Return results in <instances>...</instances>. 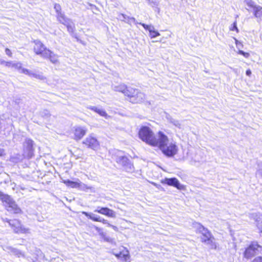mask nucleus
<instances>
[{
  "label": "nucleus",
  "mask_w": 262,
  "mask_h": 262,
  "mask_svg": "<svg viewBox=\"0 0 262 262\" xmlns=\"http://www.w3.org/2000/svg\"><path fill=\"white\" fill-rule=\"evenodd\" d=\"M120 91L132 103H140L144 101L145 95L140 90L131 86L123 85Z\"/></svg>",
  "instance_id": "f257e3e1"
},
{
  "label": "nucleus",
  "mask_w": 262,
  "mask_h": 262,
  "mask_svg": "<svg viewBox=\"0 0 262 262\" xmlns=\"http://www.w3.org/2000/svg\"><path fill=\"white\" fill-rule=\"evenodd\" d=\"M157 136L160 138L157 146L162 152L168 157L175 155L177 151L176 146L174 143L169 142L167 136L162 131H159Z\"/></svg>",
  "instance_id": "f03ea898"
},
{
  "label": "nucleus",
  "mask_w": 262,
  "mask_h": 262,
  "mask_svg": "<svg viewBox=\"0 0 262 262\" xmlns=\"http://www.w3.org/2000/svg\"><path fill=\"white\" fill-rule=\"evenodd\" d=\"M138 137L146 144L154 147L159 143L160 138H157L152 129L146 126H142L138 131Z\"/></svg>",
  "instance_id": "7ed1b4c3"
},
{
  "label": "nucleus",
  "mask_w": 262,
  "mask_h": 262,
  "mask_svg": "<svg viewBox=\"0 0 262 262\" xmlns=\"http://www.w3.org/2000/svg\"><path fill=\"white\" fill-rule=\"evenodd\" d=\"M262 249V246L257 242H251L244 249L243 252V257L247 259H251L257 255L259 249Z\"/></svg>",
  "instance_id": "20e7f679"
},
{
  "label": "nucleus",
  "mask_w": 262,
  "mask_h": 262,
  "mask_svg": "<svg viewBox=\"0 0 262 262\" xmlns=\"http://www.w3.org/2000/svg\"><path fill=\"white\" fill-rule=\"evenodd\" d=\"M4 221L9 224L15 233L26 234L29 232V229L26 228L18 219H6Z\"/></svg>",
  "instance_id": "39448f33"
},
{
  "label": "nucleus",
  "mask_w": 262,
  "mask_h": 262,
  "mask_svg": "<svg viewBox=\"0 0 262 262\" xmlns=\"http://www.w3.org/2000/svg\"><path fill=\"white\" fill-rule=\"evenodd\" d=\"M113 254L120 262H130V255L128 249L123 246H119L114 250Z\"/></svg>",
  "instance_id": "423d86ee"
},
{
  "label": "nucleus",
  "mask_w": 262,
  "mask_h": 262,
  "mask_svg": "<svg viewBox=\"0 0 262 262\" xmlns=\"http://www.w3.org/2000/svg\"><path fill=\"white\" fill-rule=\"evenodd\" d=\"M33 42L34 43L33 48L34 52L35 54L40 55L42 57L48 49L39 40H34Z\"/></svg>",
  "instance_id": "0eeeda50"
},
{
  "label": "nucleus",
  "mask_w": 262,
  "mask_h": 262,
  "mask_svg": "<svg viewBox=\"0 0 262 262\" xmlns=\"http://www.w3.org/2000/svg\"><path fill=\"white\" fill-rule=\"evenodd\" d=\"M83 213L90 220L93 222H100L103 224L106 225L108 227H112L115 230H117V227L115 226L111 225L107 220L102 218L99 216H96L93 214H90L86 212H83Z\"/></svg>",
  "instance_id": "6e6552de"
},
{
  "label": "nucleus",
  "mask_w": 262,
  "mask_h": 262,
  "mask_svg": "<svg viewBox=\"0 0 262 262\" xmlns=\"http://www.w3.org/2000/svg\"><path fill=\"white\" fill-rule=\"evenodd\" d=\"M33 145L34 142L32 140L30 139L26 140L23 151L28 158H31L34 156Z\"/></svg>",
  "instance_id": "1a4fd4ad"
},
{
  "label": "nucleus",
  "mask_w": 262,
  "mask_h": 262,
  "mask_svg": "<svg viewBox=\"0 0 262 262\" xmlns=\"http://www.w3.org/2000/svg\"><path fill=\"white\" fill-rule=\"evenodd\" d=\"M82 143L88 148L93 150H95L99 146V142L97 139L92 136H89L86 138Z\"/></svg>",
  "instance_id": "9d476101"
},
{
  "label": "nucleus",
  "mask_w": 262,
  "mask_h": 262,
  "mask_svg": "<svg viewBox=\"0 0 262 262\" xmlns=\"http://www.w3.org/2000/svg\"><path fill=\"white\" fill-rule=\"evenodd\" d=\"M87 132L86 129L81 126H76L72 130L73 134V139L75 141L80 140L86 135Z\"/></svg>",
  "instance_id": "9b49d317"
},
{
  "label": "nucleus",
  "mask_w": 262,
  "mask_h": 262,
  "mask_svg": "<svg viewBox=\"0 0 262 262\" xmlns=\"http://www.w3.org/2000/svg\"><path fill=\"white\" fill-rule=\"evenodd\" d=\"M95 212L104 215L107 217L115 218L116 213L114 210L107 207H100L95 210Z\"/></svg>",
  "instance_id": "f8f14e48"
},
{
  "label": "nucleus",
  "mask_w": 262,
  "mask_h": 262,
  "mask_svg": "<svg viewBox=\"0 0 262 262\" xmlns=\"http://www.w3.org/2000/svg\"><path fill=\"white\" fill-rule=\"evenodd\" d=\"M200 232L202 234L201 241L203 243H207V241L210 239L213 236L210 231L202 226L200 228Z\"/></svg>",
  "instance_id": "ddd939ff"
},
{
  "label": "nucleus",
  "mask_w": 262,
  "mask_h": 262,
  "mask_svg": "<svg viewBox=\"0 0 262 262\" xmlns=\"http://www.w3.org/2000/svg\"><path fill=\"white\" fill-rule=\"evenodd\" d=\"M5 209L8 211H10L13 214H21L22 213L21 209L14 200L12 201L11 203L7 205V206L5 207Z\"/></svg>",
  "instance_id": "4468645a"
},
{
  "label": "nucleus",
  "mask_w": 262,
  "mask_h": 262,
  "mask_svg": "<svg viewBox=\"0 0 262 262\" xmlns=\"http://www.w3.org/2000/svg\"><path fill=\"white\" fill-rule=\"evenodd\" d=\"M161 183L163 185H167L170 186L174 187L179 189V182L177 179L175 178H165L161 180Z\"/></svg>",
  "instance_id": "2eb2a0df"
},
{
  "label": "nucleus",
  "mask_w": 262,
  "mask_h": 262,
  "mask_svg": "<svg viewBox=\"0 0 262 262\" xmlns=\"http://www.w3.org/2000/svg\"><path fill=\"white\" fill-rule=\"evenodd\" d=\"M42 57L46 59H48L53 63H56L58 62L57 55L49 49L47 50Z\"/></svg>",
  "instance_id": "dca6fc26"
},
{
  "label": "nucleus",
  "mask_w": 262,
  "mask_h": 262,
  "mask_svg": "<svg viewBox=\"0 0 262 262\" xmlns=\"http://www.w3.org/2000/svg\"><path fill=\"white\" fill-rule=\"evenodd\" d=\"M0 200L5 208L14 200L11 197L10 195H8V194H6L2 191H0Z\"/></svg>",
  "instance_id": "f3484780"
},
{
  "label": "nucleus",
  "mask_w": 262,
  "mask_h": 262,
  "mask_svg": "<svg viewBox=\"0 0 262 262\" xmlns=\"http://www.w3.org/2000/svg\"><path fill=\"white\" fill-rule=\"evenodd\" d=\"M57 19L60 23L64 25V26L70 21V20L61 12H59L57 15Z\"/></svg>",
  "instance_id": "a211bd4d"
},
{
  "label": "nucleus",
  "mask_w": 262,
  "mask_h": 262,
  "mask_svg": "<svg viewBox=\"0 0 262 262\" xmlns=\"http://www.w3.org/2000/svg\"><path fill=\"white\" fill-rule=\"evenodd\" d=\"M94 228L98 232V233L101 239L106 241H108L109 240L108 237L106 236V234L103 232L102 228L96 226H94Z\"/></svg>",
  "instance_id": "6ab92c4d"
},
{
  "label": "nucleus",
  "mask_w": 262,
  "mask_h": 262,
  "mask_svg": "<svg viewBox=\"0 0 262 262\" xmlns=\"http://www.w3.org/2000/svg\"><path fill=\"white\" fill-rule=\"evenodd\" d=\"M205 244L207 245L209 249L210 250H216L217 248V244L215 242V239L214 236L212 238H211L210 239L207 241V243H204Z\"/></svg>",
  "instance_id": "aec40b11"
},
{
  "label": "nucleus",
  "mask_w": 262,
  "mask_h": 262,
  "mask_svg": "<svg viewBox=\"0 0 262 262\" xmlns=\"http://www.w3.org/2000/svg\"><path fill=\"white\" fill-rule=\"evenodd\" d=\"M63 183L68 187H70L73 188L79 187L80 186V184L79 183L77 182L72 181L69 180H64Z\"/></svg>",
  "instance_id": "412c9836"
},
{
  "label": "nucleus",
  "mask_w": 262,
  "mask_h": 262,
  "mask_svg": "<svg viewBox=\"0 0 262 262\" xmlns=\"http://www.w3.org/2000/svg\"><path fill=\"white\" fill-rule=\"evenodd\" d=\"M253 15L256 18H260L262 16V7L257 6L253 10Z\"/></svg>",
  "instance_id": "4be33fe9"
},
{
  "label": "nucleus",
  "mask_w": 262,
  "mask_h": 262,
  "mask_svg": "<svg viewBox=\"0 0 262 262\" xmlns=\"http://www.w3.org/2000/svg\"><path fill=\"white\" fill-rule=\"evenodd\" d=\"M91 110L92 111H93V112L97 113L98 114H99L101 116H103V117H106L107 116V114H106V112L104 110L100 109V108H97L96 107H95V106H93V107H91Z\"/></svg>",
  "instance_id": "5701e85b"
},
{
  "label": "nucleus",
  "mask_w": 262,
  "mask_h": 262,
  "mask_svg": "<svg viewBox=\"0 0 262 262\" xmlns=\"http://www.w3.org/2000/svg\"><path fill=\"white\" fill-rule=\"evenodd\" d=\"M149 36L151 38H155L160 35V33L154 29H151V28L149 30Z\"/></svg>",
  "instance_id": "b1692460"
},
{
  "label": "nucleus",
  "mask_w": 262,
  "mask_h": 262,
  "mask_svg": "<svg viewBox=\"0 0 262 262\" xmlns=\"http://www.w3.org/2000/svg\"><path fill=\"white\" fill-rule=\"evenodd\" d=\"M245 3L248 7L253 10L257 6L252 0H247L245 1Z\"/></svg>",
  "instance_id": "393cba45"
},
{
  "label": "nucleus",
  "mask_w": 262,
  "mask_h": 262,
  "mask_svg": "<svg viewBox=\"0 0 262 262\" xmlns=\"http://www.w3.org/2000/svg\"><path fill=\"white\" fill-rule=\"evenodd\" d=\"M65 26L67 27V30L70 33L74 32L75 27L74 25L71 23V21Z\"/></svg>",
  "instance_id": "a878e982"
},
{
  "label": "nucleus",
  "mask_w": 262,
  "mask_h": 262,
  "mask_svg": "<svg viewBox=\"0 0 262 262\" xmlns=\"http://www.w3.org/2000/svg\"><path fill=\"white\" fill-rule=\"evenodd\" d=\"M238 54L242 55L245 58H248L250 56V54L248 52H245L242 50H238L237 51Z\"/></svg>",
  "instance_id": "bb28decb"
},
{
  "label": "nucleus",
  "mask_w": 262,
  "mask_h": 262,
  "mask_svg": "<svg viewBox=\"0 0 262 262\" xmlns=\"http://www.w3.org/2000/svg\"><path fill=\"white\" fill-rule=\"evenodd\" d=\"M250 262H262V256H256L254 257Z\"/></svg>",
  "instance_id": "cd10ccee"
},
{
  "label": "nucleus",
  "mask_w": 262,
  "mask_h": 262,
  "mask_svg": "<svg viewBox=\"0 0 262 262\" xmlns=\"http://www.w3.org/2000/svg\"><path fill=\"white\" fill-rule=\"evenodd\" d=\"M230 30L231 31H235L236 32H238V28L237 27L236 23V22H234L232 26L230 29Z\"/></svg>",
  "instance_id": "c85d7f7f"
},
{
  "label": "nucleus",
  "mask_w": 262,
  "mask_h": 262,
  "mask_svg": "<svg viewBox=\"0 0 262 262\" xmlns=\"http://www.w3.org/2000/svg\"><path fill=\"white\" fill-rule=\"evenodd\" d=\"M5 53L9 57H11L12 56V53L9 48H6L5 49Z\"/></svg>",
  "instance_id": "c756f323"
},
{
  "label": "nucleus",
  "mask_w": 262,
  "mask_h": 262,
  "mask_svg": "<svg viewBox=\"0 0 262 262\" xmlns=\"http://www.w3.org/2000/svg\"><path fill=\"white\" fill-rule=\"evenodd\" d=\"M32 75L36 78H38V79H41V80H43L45 79V78L41 76V75H37V74H32Z\"/></svg>",
  "instance_id": "7c9ffc66"
},
{
  "label": "nucleus",
  "mask_w": 262,
  "mask_h": 262,
  "mask_svg": "<svg viewBox=\"0 0 262 262\" xmlns=\"http://www.w3.org/2000/svg\"><path fill=\"white\" fill-rule=\"evenodd\" d=\"M140 24L146 30L149 31V30L151 28L150 26H148V25H146L145 24Z\"/></svg>",
  "instance_id": "2f4dec72"
},
{
  "label": "nucleus",
  "mask_w": 262,
  "mask_h": 262,
  "mask_svg": "<svg viewBox=\"0 0 262 262\" xmlns=\"http://www.w3.org/2000/svg\"><path fill=\"white\" fill-rule=\"evenodd\" d=\"M55 8L56 9V11L58 14L59 12H61V7L59 4H56L55 5Z\"/></svg>",
  "instance_id": "473e14b6"
},
{
  "label": "nucleus",
  "mask_w": 262,
  "mask_h": 262,
  "mask_svg": "<svg viewBox=\"0 0 262 262\" xmlns=\"http://www.w3.org/2000/svg\"><path fill=\"white\" fill-rule=\"evenodd\" d=\"M23 72L24 73H25L26 74H28L29 75H32V74L30 73V71L27 69H23Z\"/></svg>",
  "instance_id": "72a5a7b5"
},
{
  "label": "nucleus",
  "mask_w": 262,
  "mask_h": 262,
  "mask_svg": "<svg viewBox=\"0 0 262 262\" xmlns=\"http://www.w3.org/2000/svg\"><path fill=\"white\" fill-rule=\"evenodd\" d=\"M6 66L7 67H11L14 66V64H13L11 62H6L5 63Z\"/></svg>",
  "instance_id": "f704fd0d"
},
{
  "label": "nucleus",
  "mask_w": 262,
  "mask_h": 262,
  "mask_svg": "<svg viewBox=\"0 0 262 262\" xmlns=\"http://www.w3.org/2000/svg\"><path fill=\"white\" fill-rule=\"evenodd\" d=\"M246 73V75L248 76H250L252 74L251 71L250 69L247 70Z\"/></svg>",
  "instance_id": "c9c22d12"
},
{
  "label": "nucleus",
  "mask_w": 262,
  "mask_h": 262,
  "mask_svg": "<svg viewBox=\"0 0 262 262\" xmlns=\"http://www.w3.org/2000/svg\"><path fill=\"white\" fill-rule=\"evenodd\" d=\"M5 155L4 150L0 148V157H2Z\"/></svg>",
  "instance_id": "e433bc0d"
},
{
  "label": "nucleus",
  "mask_w": 262,
  "mask_h": 262,
  "mask_svg": "<svg viewBox=\"0 0 262 262\" xmlns=\"http://www.w3.org/2000/svg\"><path fill=\"white\" fill-rule=\"evenodd\" d=\"M151 184H152L153 185H154L155 186H156V187H157V188H159V185H158L157 184H156V183H154V182H152V183H151Z\"/></svg>",
  "instance_id": "4c0bfd02"
}]
</instances>
